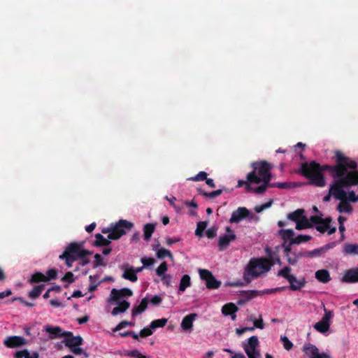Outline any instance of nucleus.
<instances>
[{"label":"nucleus","instance_id":"1","mask_svg":"<svg viewBox=\"0 0 358 358\" xmlns=\"http://www.w3.org/2000/svg\"><path fill=\"white\" fill-rule=\"evenodd\" d=\"M336 165L328 167L331 173L334 182L330 185L329 193L323 201L327 202L331 197L336 199H345L349 202L358 201V194L355 191H345V188L358 185V171H356L357 163L346 157L343 152H335Z\"/></svg>","mask_w":358,"mask_h":358},{"label":"nucleus","instance_id":"2","mask_svg":"<svg viewBox=\"0 0 358 358\" xmlns=\"http://www.w3.org/2000/svg\"><path fill=\"white\" fill-rule=\"evenodd\" d=\"M252 166L253 171L247 175L246 180H239L237 187L245 185L247 191L262 194L268 187L271 180V166L266 162H255Z\"/></svg>","mask_w":358,"mask_h":358},{"label":"nucleus","instance_id":"3","mask_svg":"<svg viewBox=\"0 0 358 358\" xmlns=\"http://www.w3.org/2000/svg\"><path fill=\"white\" fill-rule=\"evenodd\" d=\"M133 292L129 288H122L120 289H113L107 301L115 306L111 311L113 316L120 313L126 312L130 307V303L127 301L128 298L131 296Z\"/></svg>","mask_w":358,"mask_h":358},{"label":"nucleus","instance_id":"4","mask_svg":"<svg viewBox=\"0 0 358 358\" xmlns=\"http://www.w3.org/2000/svg\"><path fill=\"white\" fill-rule=\"evenodd\" d=\"M273 262L266 258H253L250 260L243 274L244 279L250 281L270 271Z\"/></svg>","mask_w":358,"mask_h":358},{"label":"nucleus","instance_id":"5","mask_svg":"<svg viewBox=\"0 0 358 358\" xmlns=\"http://www.w3.org/2000/svg\"><path fill=\"white\" fill-rule=\"evenodd\" d=\"M303 174L310 180V183L318 187H324L326 185L322 175V168L319 164L313 162L310 164L305 163L301 166Z\"/></svg>","mask_w":358,"mask_h":358},{"label":"nucleus","instance_id":"6","mask_svg":"<svg viewBox=\"0 0 358 358\" xmlns=\"http://www.w3.org/2000/svg\"><path fill=\"white\" fill-rule=\"evenodd\" d=\"M83 243H71L59 256L60 259L66 260L68 267H71L73 262L77 259L83 258L89 254V252L83 248Z\"/></svg>","mask_w":358,"mask_h":358},{"label":"nucleus","instance_id":"7","mask_svg":"<svg viewBox=\"0 0 358 358\" xmlns=\"http://www.w3.org/2000/svg\"><path fill=\"white\" fill-rule=\"evenodd\" d=\"M134 224L132 222L125 220H120L114 225L102 229V233L108 234V238L110 240H117L122 236L126 234L127 230L131 229Z\"/></svg>","mask_w":358,"mask_h":358},{"label":"nucleus","instance_id":"8","mask_svg":"<svg viewBox=\"0 0 358 358\" xmlns=\"http://www.w3.org/2000/svg\"><path fill=\"white\" fill-rule=\"evenodd\" d=\"M331 219L330 217H322V216L315 215L310 217L311 227L315 225V229L320 233H327L331 235L336 232V228L331 225Z\"/></svg>","mask_w":358,"mask_h":358},{"label":"nucleus","instance_id":"9","mask_svg":"<svg viewBox=\"0 0 358 358\" xmlns=\"http://www.w3.org/2000/svg\"><path fill=\"white\" fill-rule=\"evenodd\" d=\"M287 218L296 223V229L297 230H303L311 228V222L304 215V210L302 209H297L294 212L289 213Z\"/></svg>","mask_w":358,"mask_h":358},{"label":"nucleus","instance_id":"10","mask_svg":"<svg viewBox=\"0 0 358 358\" xmlns=\"http://www.w3.org/2000/svg\"><path fill=\"white\" fill-rule=\"evenodd\" d=\"M259 340L257 336L250 337L247 342L243 345V348L248 358H259L260 352L258 349Z\"/></svg>","mask_w":358,"mask_h":358},{"label":"nucleus","instance_id":"11","mask_svg":"<svg viewBox=\"0 0 358 358\" xmlns=\"http://www.w3.org/2000/svg\"><path fill=\"white\" fill-rule=\"evenodd\" d=\"M324 314L322 319L314 325L315 330L322 334H325L329 330L331 320L334 316V312L327 310L325 306H324Z\"/></svg>","mask_w":358,"mask_h":358},{"label":"nucleus","instance_id":"12","mask_svg":"<svg viewBox=\"0 0 358 358\" xmlns=\"http://www.w3.org/2000/svg\"><path fill=\"white\" fill-rule=\"evenodd\" d=\"M198 271L200 278L206 282L207 288L217 289L220 286L221 282L217 280L210 271L199 268Z\"/></svg>","mask_w":358,"mask_h":358},{"label":"nucleus","instance_id":"13","mask_svg":"<svg viewBox=\"0 0 358 358\" xmlns=\"http://www.w3.org/2000/svg\"><path fill=\"white\" fill-rule=\"evenodd\" d=\"M303 351L308 358H331L327 352L320 353L318 348L310 343L303 345Z\"/></svg>","mask_w":358,"mask_h":358},{"label":"nucleus","instance_id":"14","mask_svg":"<svg viewBox=\"0 0 358 358\" xmlns=\"http://www.w3.org/2000/svg\"><path fill=\"white\" fill-rule=\"evenodd\" d=\"M226 234L220 236L219 238L218 245L221 250L225 249L236 238V235L230 227H226Z\"/></svg>","mask_w":358,"mask_h":358},{"label":"nucleus","instance_id":"15","mask_svg":"<svg viewBox=\"0 0 358 358\" xmlns=\"http://www.w3.org/2000/svg\"><path fill=\"white\" fill-rule=\"evenodd\" d=\"M120 269L122 272V277L132 282H136L138 276L135 273L134 267L128 263L123 264L120 266Z\"/></svg>","mask_w":358,"mask_h":358},{"label":"nucleus","instance_id":"16","mask_svg":"<svg viewBox=\"0 0 358 358\" xmlns=\"http://www.w3.org/2000/svg\"><path fill=\"white\" fill-rule=\"evenodd\" d=\"M250 214L249 210L246 208L239 207L232 213L229 222L231 223H238L245 217H249L250 220H252L253 216L249 217Z\"/></svg>","mask_w":358,"mask_h":358},{"label":"nucleus","instance_id":"17","mask_svg":"<svg viewBox=\"0 0 358 358\" xmlns=\"http://www.w3.org/2000/svg\"><path fill=\"white\" fill-rule=\"evenodd\" d=\"M3 344L8 348H14L26 345L27 341L22 336H11L3 341Z\"/></svg>","mask_w":358,"mask_h":358},{"label":"nucleus","instance_id":"18","mask_svg":"<svg viewBox=\"0 0 358 358\" xmlns=\"http://www.w3.org/2000/svg\"><path fill=\"white\" fill-rule=\"evenodd\" d=\"M43 331L46 334V339H55L64 335L62 329L58 327L45 326Z\"/></svg>","mask_w":358,"mask_h":358},{"label":"nucleus","instance_id":"19","mask_svg":"<svg viewBox=\"0 0 358 358\" xmlns=\"http://www.w3.org/2000/svg\"><path fill=\"white\" fill-rule=\"evenodd\" d=\"M342 282L348 283H355L358 282V267L350 268L344 272Z\"/></svg>","mask_w":358,"mask_h":358},{"label":"nucleus","instance_id":"20","mask_svg":"<svg viewBox=\"0 0 358 358\" xmlns=\"http://www.w3.org/2000/svg\"><path fill=\"white\" fill-rule=\"evenodd\" d=\"M238 307L232 303H229L225 304L222 308V313L224 315H230L232 320H235L236 318V313L238 311Z\"/></svg>","mask_w":358,"mask_h":358},{"label":"nucleus","instance_id":"21","mask_svg":"<svg viewBox=\"0 0 358 358\" xmlns=\"http://www.w3.org/2000/svg\"><path fill=\"white\" fill-rule=\"evenodd\" d=\"M196 317V314L194 313L186 315L182 320L180 324L181 328L185 331H191L193 327V322Z\"/></svg>","mask_w":358,"mask_h":358},{"label":"nucleus","instance_id":"22","mask_svg":"<svg viewBox=\"0 0 358 358\" xmlns=\"http://www.w3.org/2000/svg\"><path fill=\"white\" fill-rule=\"evenodd\" d=\"M285 252L287 259V262L290 264H294L298 259L302 257L301 252H295L291 250L290 246H287L285 248Z\"/></svg>","mask_w":358,"mask_h":358},{"label":"nucleus","instance_id":"23","mask_svg":"<svg viewBox=\"0 0 358 358\" xmlns=\"http://www.w3.org/2000/svg\"><path fill=\"white\" fill-rule=\"evenodd\" d=\"M148 305V299L147 298H143L140 304L138 306H134L131 310V315L133 317L137 316L143 313L147 308Z\"/></svg>","mask_w":358,"mask_h":358},{"label":"nucleus","instance_id":"24","mask_svg":"<svg viewBox=\"0 0 358 358\" xmlns=\"http://www.w3.org/2000/svg\"><path fill=\"white\" fill-rule=\"evenodd\" d=\"M14 358H39V354L37 352H30L24 349L16 351Z\"/></svg>","mask_w":358,"mask_h":358},{"label":"nucleus","instance_id":"25","mask_svg":"<svg viewBox=\"0 0 358 358\" xmlns=\"http://www.w3.org/2000/svg\"><path fill=\"white\" fill-rule=\"evenodd\" d=\"M83 340L80 336H71L64 340L65 345L69 348L81 345L83 344Z\"/></svg>","mask_w":358,"mask_h":358},{"label":"nucleus","instance_id":"26","mask_svg":"<svg viewBox=\"0 0 358 358\" xmlns=\"http://www.w3.org/2000/svg\"><path fill=\"white\" fill-rule=\"evenodd\" d=\"M288 281L290 284L291 289L293 290L300 289L306 284L304 278L296 279L294 275L289 276Z\"/></svg>","mask_w":358,"mask_h":358},{"label":"nucleus","instance_id":"27","mask_svg":"<svg viewBox=\"0 0 358 358\" xmlns=\"http://www.w3.org/2000/svg\"><path fill=\"white\" fill-rule=\"evenodd\" d=\"M315 275L316 279L322 283H327L331 280L329 272L326 269L317 271Z\"/></svg>","mask_w":358,"mask_h":358},{"label":"nucleus","instance_id":"28","mask_svg":"<svg viewBox=\"0 0 358 358\" xmlns=\"http://www.w3.org/2000/svg\"><path fill=\"white\" fill-rule=\"evenodd\" d=\"M191 285V278L189 275H184L180 282L178 292L182 293L185 289Z\"/></svg>","mask_w":358,"mask_h":358},{"label":"nucleus","instance_id":"29","mask_svg":"<svg viewBox=\"0 0 358 358\" xmlns=\"http://www.w3.org/2000/svg\"><path fill=\"white\" fill-rule=\"evenodd\" d=\"M340 201L339 204L337 206V210L339 213H350L352 210L351 206L349 204V201L345 199H338Z\"/></svg>","mask_w":358,"mask_h":358},{"label":"nucleus","instance_id":"30","mask_svg":"<svg viewBox=\"0 0 358 358\" xmlns=\"http://www.w3.org/2000/svg\"><path fill=\"white\" fill-rule=\"evenodd\" d=\"M343 251L346 255H358V244L346 243L343 247Z\"/></svg>","mask_w":358,"mask_h":358},{"label":"nucleus","instance_id":"31","mask_svg":"<svg viewBox=\"0 0 358 358\" xmlns=\"http://www.w3.org/2000/svg\"><path fill=\"white\" fill-rule=\"evenodd\" d=\"M279 234L285 241L291 242L292 239L294 238V232L292 229H282L279 231ZM291 245V243H289V246Z\"/></svg>","mask_w":358,"mask_h":358},{"label":"nucleus","instance_id":"32","mask_svg":"<svg viewBox=\"0 0 358 358\" xmlns=\"http://www.w3.org/2000/svg\"><path fill=\"white\" fill-rule=\"evenodd\" d=\"M155 251L157 257L159 259H163L165 257H168L172 262L174 261L173 256L172 255L171 252L169 250L162 248L156 249Z\"/></svg>","mask_w":358,"mask_h":358},{"label":"nucleus","instance_id":"33","mask_svg":"<svg viewBox=\"0 0 358 358\" xmlns=\"http://www.w3.org/2000/svg\"><path fill=\"white\" fill-rule=\"evenodd\" d=\"M155 229V224H147L143 227V236L145 240L148 241L152 234H153Z\"/></svg>","mask_w":358,"mask_h":358},{"label":"nucleus","instance_id":"34","mask_svg":"<svg viewBox=\"0 0 358 358\" xmlns=\"http://www.w3.org/2000/svg\"><path fill=\"white\" fill-rule=\"evenodd\" d=\"M311 239V236L309 235H299L291 241V244H296L299 245L301 243L307 242Z\"/></svg>","mask_w":358,"mask_h":358},{"label":"nucleus","instance_id":"35","mask_svg":"<svg viewBox=\"0 0 358 358\" xmlns=\"http://www.w3.org/2000/svg\"><path fill=\"white\" fill-rule=\"evenodd\" d=\"M167 322H168V320L166 318L158 319V320H153L150 323V328H152V329H155L159 327H164L166 324Z\"/></svg>","mask_w":358,"mask_h":358},{"label":"nucleus","instance_id":"36","mask_svg":"<svg viewBox=\"0 0 358 358\" xmlns=\"http://www.w3.org/2000/svg\"><path fill=\"white\" fill-rule=\"evenodd\" d=\"M95 237L96 238V244L97 245H108L112 241L108 238V236L105 238L100 234H96Z\"/></svg>","mask_w":358,"mask_h":358},{"label":"nucleus","instance_id":"37","mask_svg":"<svg viewBox=\"0 0 358 358\" xmlns=\"http://www.w3.org/2000/svg\"><path fill=\"white\" fill-rule=\"evenodd\" d=\"M48 279L45 278V275L42 273L38 272L31 275L30 279L31 282H47Z\"/></svg>","mask_w":358,"mask_h":358},{"label":"nucleus","instance_id":"38","mask_svg":"<svg viewBox=\"0 0 358 358\" xmlns=\"http://www.w3.org/2000/svg\"><path fill=\"white\" fill-rule=\"evenodd\" d=\"M43 288L44 285H38L34 287V289L29 292V296L33 299H36L39 296Z\"/></svg>","mask_w":358,"mask_h":358},{"label":"nucleus","instance_id":"39","mask_svg":"<svg viewBox=\"0 0 358 358\" xmlns=\"http://www.w3.org/2000/svg\"><path fill=\"white\" fill-rule=\"evenodd\" d=\"M127 356L136 357V358H151L150 357H147L145 355H143L140 351L137 350H134L131 351H128L125 354Z\"/></svg>","mask_w":358,"mask_h":358},{"label":"nucleus","instance_id":"40","mask_svg":"<svg viewBox=\"0 0 358 358\" xmlns=\"http://www.w3.org/2000/svg\"><path fill=\"white\" fill-rule=\"evenodd\" d=\"M208 225V223L206 222H199L197 224V227L195 231V234L198 236H201L203 234V231L205 230Z\"/></svg>","mask_w":358,"mask_h":358},{"label":"nucleus","instance_id":"41","mask_svg":"<svg viewBox=\"0 0 358 358\" xmlns=\"http://www.w3.org/2000/svg\"><path fill=\"white\" fill-rule=\"evenodd\" d=\"M272 203H273V201L270 200L269 201L266 202V203L256 206L255 207V211L257 213H260L262 211H264V210L270 208L271 206Z\"/></svg>","mask_w":358,"mask_h":358},{"label":"nucleus","instance_id":"42","mask_svg":"<svg viewBox=\"0 0 358 358\" xmlns=\"http://www.w3.org/2000/svg\"><path fill=\"white\" fill-rule=\"evenodd\" d=\"M280 341L283 344V347L285 350H289L293 347V343L288 339V338L285 336H280Z\"/></svg>","mask_w":358,"mask_h":358},{"label":"nucleus","instance_id":"43","mask_svg":"<svg viewBox=\"0 0 358 358\" xmlns=\"http://www.w3.org/2000/svg\"><path fill=\"white\" fill-rule=\"evenodd\" d=\"M291 268L289 267H285L280 271H278V275L286 278L287 280L289 279V276H292L293 275L290 274Z\"/></svg>","mask_w":358,"mask_h":358},{"label":"nucleus","instance_id":"44","mask_svg":"<svg viewBox=\"0 0 358 358\" xmlns=\"http://www.w3.org/2000/svg\"><path fill=\"white\" fill-rule=\"evenodd\" d=\"M134 322H127V321H122L121 322H120L115 327V329H113V331H120V329L126 327L127 326H134Z\"/></svg>","mask_w":358,"mask_h":358},{"label":"nucleus","instance_id":"45","mask_svg":"<svg viewBox=\"0 0 358 358\" xmlns=\"http://www.w3.org/2000/svg\"><path fill=\"white\" fill-rule=\"evenodd\" d=\"M207 173L205 171L199 172L196 176L189 178V180L194 181H201L206 179Z\"/></svg>","mask_w":358,"mask_h":358},{"label":"nucleus","instance_id":"46","mask_svg":"<svg viewBox=\"0 0 358 358\" xmlns=\"http://www.w3.org/2000/svg\"><path fill=\"white\" fill-rule=\"evenodd\" d=\"M152 334V329L150 328V326L146 327L141 330L140 336L142 337H147L151 336Z\"/></svg>","mask_w":358,"mask_h":358},{"label":"nucleus","instance_id":"47","mask_svg":"<svg viewBox=\"0 0 358 358\" xmlns=\"http://www.w3.org/2000/svg\"><path fill=\"white\" fill-rule=\"evenodd\" d=\"M168 270V266L166 262H163L161 264L156 268V273L160 274L162 273H166Z\"/></svg>","mask_w":358,"mask_h":358},{"label":"nucleus","instance_id":"48","mask_svg":"<svg viewBox=\"0 0 358 358\" xmlns=\"http://www.w3.org/2000/svg\"><path fill=\"white\" fill-rule=\"evenodd\" d=\"M141 262L143 264V266L145 268L149 266L153 265L155 263V260L153 258H151V257H149V258L143 257L141 259Z\"/></svg>","mask_w":358,"mask_h":358},{"label":"nucleus","instance_id":"49","mask_svg":"<svg viewBox=\"0 0 358 358\" xmlns=\"http://www.w3.org/2000/svg\"><path fill=\"white\" fill-rule=\"evenodd\" d=\"M94 264L96 266H105V262H103V257L99 254H96L94 255Z\"/></svg>","mask_w":358,"mask_h":358},{"label":"nucleus","instance_id":"50","mask_svg":"<svg viewBox=\"0 0 358 358\" xmlns=\"http://www.w3.org/2000/svg\"><path fill=\"white\" fill-rule=\"evenodd\" d=\"M253 324L254 326L252 327L258 328L260 329H263L264 328V324L262 317H260L258 320H254Z\"/></svg>","mask_w":358,"mask_h":358},{"label":"nucleus","instance_id":"51","mask_svg":"<svg viewBox=\"0 0 358 358\" xmlns=\"http://www.w3.org/2000/svg\"><path fill=\"white\" fill-rule=\"evenodd\" d=\"M255 330V327H243V328H238L236 329V333L238 336H241L246 331H252Z\"/></svg>","mask_w":358,"mask_h":358},{"label":"nucleus","instance_id":"52","mask_svg":"<svg viewBox=\"0 0 358 358\" xmlns=\"http://www.w3.org/2000/svg\"><path fill=\"white\" fill-rule=\"evenodd\" d=\"M71 351L74 353L76 355H80L82 354H85L86 357H87V355L86 352H85L83 350V348H80L79 346H75L70 348Z\"/></svg>","mask_w":358,"mask_h":358},{"label":"nucleus","instance_id":"53","mask_svg":"<svg viewBox=\"0 0 358 358\" xmlns=\"http://www.w3.org/2000/svg\"><path fill=\"white\" fill-rule=\"evenodd\" d=\"M57 275V271L55 269H50L47 272V275H45V278L48 279V281L54 279L56 278Z\"/></svg>","mask_w":358,"mask_h":358},{"label":"nucleus","instance_id":"54","mask_svg":"<svg viewBox=\"0 0 358 358\" xmlns=\"http://www.w3.org/2000/svg\"><path fill=\"white\" fill-rule=\"evenodd\" d=\"M273 290L266 289V290H262V291H251V296H256L257 295H262L264 294H269L272 293Z\"/></svg>","mask_w":358,"mask_h":358},{"label":"nucleus","instance_id":"55","mask_svg":"<svg viewBox=\"0 0 358 358\" xmlns=\"http://www.w3.org/2000/svg\"><path fill=\"white\" fill-rule=\"evenodd\" d=\"M172 275L169 274L167 275H166L162 280V282L164 285H165L166 286L169 287L171 285V281H172Z\"/></svg>","mask_w":358,"mask_h":358},{"label":"nucleus","instance_id":"56","mask_svg":"<svg viewBox=\"0 0 358 358\" xmlns=\"http://www.w3.org/2000/svg\"><path fill=\"white\" fill-rule=\"evenodd\" d=\"M162 299L159 296L155 295L151 298L150 301L153 305H157L159 304L162 302Z\"/></svg>","mask_w":358,"mask_h":358},{"label":"nucleus","instance_id":"57","mask_svg":"<svg viewBox=\"0 0 358 358\" xmlns=\"http://www.w3.org/2000/svg\"><path fill=\"white\" fill-rule=\"evenodd\" d=\"M180 241V238H173L168 237L166 238V243L169 245H171L173 243L179 242Z\"/></svg>","mask_w":358,"mask_h":358},{"label":"nucleus","instance_id":"58","mask_svg":"<svg viewBox=\"0 0 358 358\" xmlns=\"http://www.w3.org/2000/svg\"><path fill=\"white\" fill-rule=\"evenodd\" d=\"M166 199L169 201V203H171V205L176 209V210L179 213L180 211V208H178L175 203H174V201L176 199V197L173 196L172 198L171 199H169L167 196L166 197Z\"/></svg>","mask_w":358,"mask_h":358},{"label":"nucleus","instance_id":"59","mask_svg":"<svg viewBox=\"0 0 358 358\" xmlns=\"http://www.w3.org/2000/svg\"><path fill=\"white\" fill-rule=\"evenodd\" d=\"M11 294H12V292H11L10 289H7L4 292H0V299H3L5 297H7V296H10Z\"/></svg>","mask_w":358,"mask_h":358},{"label":"nucleus","instance_id":"60","mask_svg":"<svg viewBox=\"0 0 358 358\" xmlns=\"http://www.w3.org/2000/svg\"><path fill=\"white\" fill-rule=\"evenodd\" d=\"M63 280L71 282L73 281V274L71 272L67 273L63 278Z\"/></svg>","mask_w":358,"mask_h":358},{"label":"nucleus","instance_id":"61","mask_svg":"<svg viewBox=\"0 0 358 358\" xmlns=\"http://www.w3.org/2000/svg\"><path fill=\"white\" fill-rule=\"evenodd\" d=\"M338 229H339L340 232L341 233V241H343L345 238L344 231L345 230V227L344 224H339Z\"/></svg>","mask_w":358,"mask_h":358},{"label":"nucleus","instance_id":"62","mask_svg":"<svg viewBox=\"0 0 358 358\" xmlns=\"http://www.w3.org/2000/svg\"><path fill=\"white\" fill-rule=\"evenodd\" d=\"M89 320V316L87 315H85L83 317H80V318H78L77 319V321L80 324H84V323H86L87 321Z\"/></svg>","mask_w":358,"mask_h":358},{"label":"nucleus","instance_id":"63","mask_svg":"<svg viewBox=\"0 0 358 358\" xmlns=\"http://www.w3.org/2000/svg\"><path fill=\"white\" fill-rule=\"evenodd\" d=\"M50 303L53 307H59L62 306V303L57 299H52Z\"/></svg>","mask_w":358,"mask_h":358},{"label":"nucleus","instance_id":"64","mask_svg":"<svg viewBox=\"0 0 358 358\" xmlns=\"http://www.w3.org/2000/svg\"><path fill=\"white\" fill-rule=\"evenodd\" d=\"M231 358H245L243 354L238 352V353H234Z\"/></svg>","mask_w":358,"mask_h":358}]
</instances>
